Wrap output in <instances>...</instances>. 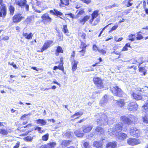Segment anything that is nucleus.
Here are the masks:
<instances>
[{"label":"nucleus","instance_id":"obj_33","mask_svg":"<svg viewBox=\"0 0 148 148\" xmlns=\"http://www.w3.org/2000/svg\"><path fill=\"white\" fill-rule=\"evenodd\" d=\"M92 128V126L90 125L85 126L83 128V131L84 132L86 133L90 131Z\"/></svg>","mask_w":148,"mask_h":148},{"label":"nucleus","instance_id":"obj_46","mask_svg":"<svg viewBox=\"0 0 148 148\" xmlns=\"http://www.w3.org/2000/svg\"><path fill=\"white\" fill-rule=\"evenodd\" d=\"M63 28L62 29V31L65 34H68L69 33V30L67 28V26L66 25H63Z\"/></svg>","mask_w":148,"mask_h":148},{"label":"nucleus","instance_id":"obj_30","mask_svg":"<svg viewBox=\"0 0 148 148\" xmlns=\"http://www.w3.org/2000/svg\"><path fill=\"white\" fill-rule=\"evenodd\" d=\"M72 140H63L61 142L60 145L62 147H65L69 145Z\"/></svg>","mask_w":148,"mask_h":148},{"label":"nucleus","instance_id":"obj_42","mask_svg":"<svg viewBox=\"0 0 148 148\" xmlns=\"http://www.w3.org/2000/svg\"><path fill=\"white\" fill-rule=\"evenodd\" d=\"M143 121L146 124H148V113L145 114L142 117Z\"/></svg>","mask_w":148,"mask_h":148},{"label":"nucleus","instance_id":"obj_40","mask_svg":"<svg viewBox=\"0 0 148 148\" xmlns=\"http://www.w3.org/2000/svg\"><path fill=\"white\" fill-rule=\"evenodd\" d=\"M137 36L136 39L137 40H140L143 39L144 37L141 34V31H140L136 33Z\"/></svg>","mask_w":148,"mask_h":148},{"label":"nucleus","instance_id":"obj_61","mask_svg":"<svg viewBox=\"0 0 148 148\" xmlns=\"http://www.w3.org/2000/svg\"><path fill=\"white\" fill-rule=\"evenodd\" d=\"M116 6V5L115 4H114L112 5H109L108 6H107L106 7V9H111L112 8H113L115 7Z\"/></svg>","mask_w":148,"mask_h":148},{"label":"nucleus","instance_id":"obj_43","mask_svg":"<svg viewBox=\"0 0 148 148\" xmlns=\"http://www.w3.org/2000/svg\"><path fill=\"white\" fill-rule=\"evenodd\" d=\"M74 133L75 135L78 137H82L83 136L84 134L79 130L75 131Z\"/></svg>","mask_w":148,"mask_h":148},{"label":"nucleus","instance_id":"obj_62","mask_svg":"<svg viewBox=\"0 0 148 148\" xmlns=\"http://www.w3.org/2000/svg\"><path fill=\"white\" fill-rule=\"evenodd\" d=\"M28 115V114H25L22 115L20 118L21 120H24L26 119V116Z\"/></svg>","mask_w":148,"mask_h":148},{"label":"nucleus","instance_id":"obj_16","mask_svg":"<svg viewBox=\"0 0 148 148\" xmlns=\"http://www.w3.org/2000/svg\"><path fill=\"white\" fill-rule=\"evenodd\" d=\"M83 113L82 112H75L74 114L71 116V121H74L75 120L78 119L83 114Z\"/></svg>","mask_w":148,"mask_h":148},{"label":"nucleus","instance_id":"obj_12","mask_svg":"<svg viewBox=\"0 0 148 148\" xmlns=\"http://www.w3.org/2000/svg\"><path fill=\"white\" fill-rule=\"evenodd\" d=\"M60 63L59 62H58V63H59L58 66H54L53 69L54 70H56L57 69H59V70L61 71L62 72H64V69L63 66V57H61L60 58Z\"/></svg>","mask_w":148,"mask_h":148},{"label":"nucleus","instance_id":"obj_37","mask_svg":"<svg viewBox=\"0 0 148 148\" xmlns=\"http://www.w3.org/2000/svg\"><path fill=\"white\" fill-rule=\"evenodd\" d=\"M34 130H37L38 133L41 134H42L45 132V131L42 128L38 126L35 127L34 128Z\"/></svg>","mask_w":148,"mask_h":148},{"label":"nucleus","instance_id":"obj_55","mask_svg":"<svg viewBox=\"0 0 148 148\" xmlns=\"http://www.w3.org/2000/svg\"><path fill=\"white\" fill-rule=\"evenodd\" d=\"M86 51V49H82V50L79 51V52L80 53V56H84Z\"/></svg>","mask_w":148,"mask_h":148},{"label":"nucleus","instance_id":"obj_51","mask_svg":"<svg viewBox=\"0 0 148 148\" xmlns=\"http://www.w3.org/2000/svg\"><path fill=\"white\" fill-rule=\"evenodd\" d=\"M118 25H116L113 26L110 29V30L109 31L108 33H111L112 31L115 30L118 27Z\"/></svg>","mask_w":148,"mask_h":148},{"label":"nucleus","instance_id":"obj_64","mask_svg":"<svg viewBox=\"0 0 148 148\" xmlns=\"http://www.w3.org/2000/svg\"><path fill=\"white\" fill-rule=\"evenodd\" d=\"M20 142L18 141L16 144L14 146L13 148H18L20 145Z\"/></svg>","mask_w":148,"mask_h":148},{"label":"nucleus","instance_id":"obj_25","mask_svg":"<svg viewBox=\"0 0 148 148\" xmlns=\"http://www.w3.org/2000/svg\"><path fill=\"white\" fill-rule=\"evenodd\" d=\"M49 12L53 15L57 16H62L63 15L62 12L56 9H53V10H50Z\"/></svg>","mask_w":148,"mask_h":148},{"label":"nucleus","instance_id":"obj_59","mask_svg":"<svg viewBox=\"0 0 148 148\" xmlns=\"http://www.w3.org/2000/svg\"><path fill=\"white\" fill-rule=\"evenodd\" d=\"M98 51L103 55L105 54L106 53V51L103 49H99Z\"/></svg>","mask_w":148,"mask_h":148},{"label":"nucleus","instance_id":"obj_44","mask_svg":"<svg viewBox=\"0 0 148 148\" xmlns=\"http://www.w3.org/2000/svg\"><path fill=\"white\" fill-rule=\"evenodd\" d=\"M34 136H28L24 138V140L26 142H31Z\"/></svg>","mask_w":148,"mask_h":148},{"label":"nucleus","instance_id":"obj_60","mask_svg":"<svg viewBox=\"0 0 148 148\" xmlns=\"http://www.w3.org/2000/svg\"><path fill=\"white\" fill-rule=\"evenodd\" d=\"M83 2L88 4L91 2L90 0H80Z\"/></svg>","mask_w":148,"mask_h":148},{"label":"nucleus","instance_id":"obj_63","mask_svg":"<svg viewBox=\"0 0 148 148\" xmlns=\"http://www.w3.org/2000/svg\"><path fill=\"white\" fill-rule=\"evenodd\" d=\"M65 15H69L70 16V17L72 18H74V15L73 14L71 13H70L68 14H66Z\"/></svg>","mask_w":148,"mask_h":148},{"label":"nucleus","instance_id":"obj_28","mask_svg":"<svg viewBox=\"0 0 148 148\" xmlns=\"http://www.w3.org/2000/svg\"><path fill=\"white\" fill-rule=\"evenodd\" d=\"M23 36L27 40L31 39L33 36V34L32 32L28 34L27 32H23Z\"/></svg>","mask_w":148,"mask_h":148},{"label":"nucleus","instance_id":"obj_53","mask_svg":"<svg viewBox=\"0 0 148 148\" xmlns=\"http://www.w3.org/2000/svg\"><path fill=\"white\" fill-rule=\"evenodd\" d=\"M92 49L93 50L95 51V52L97 51H98V50H99V49L98 47V46L95 44L93 45Z\"/></svg>","mask_w":148,"mask_h":148},{"label":"nucleus","instance_id":"obj_3","mask_svg":"<svg viewBox=\"0 0 148 148\" xmlns=\"http://www.w3.org/2000/svg\"><path fill=\"white\" fill-rule=\"evenodd\" d=\"M75 55V51H73L70 56V60H72V61L71 62V70L73 72L75 71L77 68V65L79 63V62L77 61L74 59Z\"/></svg>","mask_w":148,"mask_h":148},{"label":"nucleus","instance_id":"obj_39","mask_svg":"<svg viewBox=\"0 0 148 148\" xmlns=\"http://www.w3.org/2000/svg\"><path fill=\"white\" fill-rule=\"evenodd\" d=\"M143 111L144 112L148 111V99L146 102L142 106Z\"/></svg>","mask_w":148,"mask_h":148},{"label":"nucleus","instance_id":"obj_26","mask_svg":"<svg viewBox=\"0 0 148 148\" xmlns=\"http://www.w3.org/2000/svg\"><path fill=\"white\" fill-rule=\"evenodd\" d=\"M93 145L96 148H103V143L100 140L95 141L93 143Z\"/></svg>","mask_w":148,"mask_h":148},{"label":"nucleus","instance_id":"obj_15","mask_svg":"<svg viewBox=\"0 0 148 148\" xmlns=\"http://www.w3.org/2000/svg\"><path fill=\"white\" fill-rule=\"evenodd\" d=\"M123 125L121 123H118L115 125L114 131L115 132L118 133L121 132L123 129Z\"/></svg>","mask_w":148,"mask_h":148},{"label":"nucleus","instance_id":"obj_50","mask_svg":"<svg viewBox=\"0 0 148 148\" xmlns=\"http://www.w3.org/2000/svg\"><path fill=\"white\" fill-rule=\"evenodd\" d=\"M124 1L127 2V3L126 5V6L127 7H129L133 5V3L131 1L129 0H125Z\"/></svg>","mask_w":148,"mask_h":148},{"label":"nucleus","instance_id":"obj_1","mask_svg":"<svg viewBox=\"0 0 148 148\" xmlns=\"http://www.w3.org/2000/svg\"><path fill=\"white\" fill-rule=\"evenodd\" d=\"M120 120L124 123L128 125L134 124L136 121V118L131 115L129 117L125 116H122L120 117Z\"/></svg>","mask_w":148,"mask_h":148},{"label":"nucleus","instance_id":"obj_21","mask_svg":"<svg viewBox=\"0 0 148 148\" xmlns=\"http://www.w3.org/2000/svg\"><path fill=\"white\" fill-rule=\"evenodd\" d=\"M33 125L31 123H29L27 124L26 125L23 127L24 128L27 127L28 128L29 130L26 132L25 133L22 134L21 136H26L27 135L29 132L32 131L34 130L33 128H30V127L33 126Z\"/></svg>","mask_w":148,"mask_h":148},{"label":"nucleus","instance_id":"obj_57","mask_svg":"<svg viewBox=\"0 0 148 148\" xmlns=\"http://www.w3.org/2000/svg\"><path fill=\"white\" fill-rule=\"evenodd\" d=\"M8 64L12 66L14 69H16L17 68L16 65L14 64V62H12V63H10V62H9Z\"/></svg>","mask_w":148,"mask_h":148},{"label":"nucleus","instance_id":"obj_45","mask_svg":"<svg viewBox=\"0 0 148 148\" xmlns=\"http://www.w3.org/2000/svg\"><path fill=\"white\" fill-rule=\"evenodd\" d=\"M49 134L48 133L42 136V140L43 141H47L49 138Z\"/></svg>","mask_w":148,"mask_h":148},{"label":"nucleus","instance_id":"obj_35","mask_svg":"<svg viewBox=\"0 0 148 148\" xmlns=\"http://www.w3.org/2000/svg\"><path fill=\"white\" fill-rule=\"evenodd\" d=\"M60 6H63L64 5H69V0H60Z\"/></svg>","mask_w":148,"mask_h":148},{"label":"nucleus","instance_id":"obj_31","mask_svg":"<svg viewBox=\"0 0 148 148\" xmlns=\"http://www.w3.org/2000/svg\"><path fill=\"white\" fill-rule=\"evenodd\" d=\"M64 51L61 47L58 46L57 47V48L55 51V55L56 56H58L60 53H63Z\"/></svg>","mask_w":148,"mask_h":148},{"label":"nucleus","instance_id":"obj_32","mask_svg":"<svg viewBox=\"0 0 148 148\" xmlns=\"http://www.w3.org/2000/svg\"><path fill=\"white\" fill-rule=\"evenodd\" d=\"M8 9L9 11L10 15H13L15 12V8L12 5L10 4L8 7Z\"/></svg>","mask_w":148,"mask_h":148},{"label":"nucleus","instance_id":"obj_22","mask_svg":"<svg viewBox=\"0 0 148 148\" xmlns=\"http://www.w3.org/2000/svg\"><path fill=\"white\" fill-rule=\"evenodd\" d=\"M56 145V144L54 142L47 143L46 144L42 145L40 148H53Z\"/></svg>","mask_w":148,"mask_h":148},{"label":"nucleus","instance_id":"obj_56","mask_svg":"<svg viewBox=\"0 0 148 148\" xmlns=\"http://www.w3.org/2000/svg\"><path fill=\"white\" fill-rule=\"evenodd\" d=\"M89 143L88 141H85L83 144V145L85 148H87L89 146Z\"/></svg>","mask_w":148,"mask_h":148},{"label":"nucleus","instance_id":"obj_11","mask_svg":"<svg viewBox=\"0 0 148 148\" xmlns=\"http://www.w3.org/2000/svg\"><path fill=\"white\" fill-rule=\"evenodd\" d=\"M127 143L131 146H134L140 144L141 141L139 139L134 138H129L127 140Z\"/></svg>","mask_w":148,"mask_h":148},{"label":"nucleus","instance_id":"obj_23","mask_svg":"<svg viewBox=\"0 0 148 148\" xmlns=\"http://www.w3.org/2000/svg\"><path fill=\"white\" fill-rule=\"evenodd\" d=\"M117 143L116 141H113L108 143L106 145V148H116Z\"/></svg>","mask_w":148,"mask_h":148},{"label":"nucleus","instance_id":"obj_29","mask_svg":"<svg viewBox=\"0 0 148 148\" xmlns=\"http://www.w3.org/2000/svg\"><path fill=\"white\" fill-rule=\"evenodd\" d=\"M36 1V3L37 6H43L42 8H43L42 9V11L44 10L45 8H44V6L45 5V0H35Z\"/></svg>","mask_w":148,"mask_h":148},{"label":"nucleus","instance_id":"obj_49","mask_svg":"<svg viewBox=\"0 0 148 148\" xmlns=\"http://www.w3.org/2000/svg\"><path fill=\"white\" fill-rule=\"evenodd\" d=\"M120 137H121V139L124 140L127 137V136L125 134L122 133L120 134Z\"/></svg>","mask_w":148,"mask_h":148},{"label":"nucleus","instance_id":"obj_17","mask_svg":"<svg viewBox=\"0 0 148 148\" xmlns=\"http://www.w3.org/2000/svg\"><path fill=\"white\" fill-rule=\"evenodd\" d=\"M130 133L131 136L137 138L140 135V132L136 128L131 129Z\"/></svg>","mask_w":148,"mask_h":148},{"label":"nucleus","instance_id":"obj_48","mask_svg":"<svg viewBox=\"0 0 148 148\" xmlns=\"http://www.w3.org/2000/svg\"><path fill=\"white\" fill-rule=\"evenodd\" d=\"M78 35L80 36L84 40L86 39V34L84 32H82L79 33Z\"/></svg>","mask_w":148,"mask_h":148},{"label":"nucleus","instance_id":"obj_18","mask_svg":"<svg viewBox=\"0 0 148 148\" xmlns=\"http://www.w3.org/2000/svg\"><path fill=\"white\" fill-rule=\"evenodd\" d=\"M9 37L6 35V34L3 30H0V41L3 40L5 41L8 40Z\"/></svg>","mask_w":148,"mask_h":148},{"label":"nucleus","instance_id":"obj_54","mask_svg":"<svg viewBox=\"0 0 148 148\" xmlns=\"http://www.w3.org/2000/svg\"><path fill=\"white\" fill-rule=\"evenodd\" d=\"M135 36L134 34H131L129 36V38L128 39V40H130L132 41H133L134 40V38L133 37Z\"/></svg>","mask_w":148,"mask_h":148},{"label":"nucleus","instance_id":"obj_41","mask_svg":"<svg viewBox=\"0 0 148 148\" xmlns=\"http://www.w3.org/2000/svg\"><path fill=\"white\" fill-rule=\"evenodd\" d=\"M103 129L99 126H97L95 130V132H96L102 133L103 132Z\"/></svg>","mask_w":148,"mask_h":148},{"label":"nucleus","instance_id":"obj_4","mask_svg":"<svg viewBox=\"0 0 148 148\" xmlns=\"http://www.w3.org/2000/svg\"><path fill=\"white\" fill-rule=\"evenodd\" d=\"M24 18V16L22 14L19 13H17L13 16L12 18V20L13 23L17 24Z\"/></svg>","mask_w":148,"mask_h":148},{"label":"nucleus","instance_id":"obj_52","mask_svg":"<svg viewBox=\"0 0 148 148\" xmlns=\"http://www.w3.org/2000/svg\"><path fill=\"white\" fill-rule=\"evenodd\" d=\"M32 8L34 10V11L37 13H41L42 12V11L40 10H37L36 8V6L34 4L32 6Z\"/></svg>","mask_w":148,"mask_h":148},{"label":"nucleus","instance_id":"obj_5","mask_svg":"<svg viewBox=\"0 0 148 148\" xmlns=\"http://www.w3.org/2000/svg\"><path fill=\"white\" fill-rule=\"evenodd\" d=\"M27 0H15V4L19 7H25L26 10L28 11L29 5L27 4Z\"/></svg>","mask_w":148,"mask_h":148},{"label":"nucleus","instance_id":"obj_9","mask_svg":"<svg viewBox=\"0 0 148 148\" xmlns=\"http://www.w3.org/2000/svg\"><path fill=\"white\" fill-rule=\"evenodd\" d=\"M41 21L45 24L48 23H50L52 21V18L47 13H45L42 15L41 16Z\"/></svg>","mask_w":148,"mask_h":148},{"label":"nucleus","instance_id":"obj_38","mask_svg":"<svg viewBox=\"0 0 148 148\" xmlns=\"http://www.w3.org/2000/svg\"><path fill=\"white\" fill-rule=\"evenodd\" d=\"M130 45L131 44L130 43H126L123 48L121 51H126L128 50V48L129 47L131 48Z\"/></svg>","mask_w":148,"mask_h":148},{"label":"nucleus","instance_id":"obj_34","mask_svg":"<svg viewBox=\"0 0 148 148\" xmlns=\"http://www.w3.org/2000/svg\"><path fill=\"white\" fill-rule=\"evenodd\" d=\"M8 133L7 129L4 128H0V135L2 136H7Z\"/></svg>","mask_w":148,"mask_h":148},{"label":"nucleus","instance_id":"obj_24","mask_svg":"<svg viewBox=\"0 0 148 148\" xmlns=\"http://www.w3.org/2000/svg\"><path fill=\"white\" fill-rule=\"evenodd\" d=\"M125 102L124 101L123 99H121L118 100L116 101V104L118 108H122L125 105Z\"/></svg>","mask_w":148,"mask_h":148},{"label":"nucleus","instance_id":"obj_2","mask_svg":"<svg viewBox=\"0 0 148 148\" xmlns=\"http://www.w3.org/2000/svg\"><path fill=\"white\" fill-rule=\"evenodd\" d=\"M110 90L113 95L116 97H122L123 92L116 85L110 87Z\"/></svg>","mask_w":148,"mask_h":148},{"label":"nucleus","instance_id":"obj_20","mask_svg":"<svg viewBox=\"0 0 148 148\" xmlns=\"http://www.w3.org/2000/svg\"><path fill=\"white\" fill-rule=\"evenodd\" d=\"M90 18V16L86 15L81 18L79 21L78 23L79 24L84 25L88 21Z\"/></svg>","mask_w":148,"mask_h":148},{"label":"nucleus","instance_id":"obj_10","mask_svg":"<svg viewBox=\"0 0 148 148\" xmlns=\"http://www.w3.org/2000/svg\"><path fill=\"white\" fill-rule=\"evenodd\" d=\"M138 106L136 102H130L128 104L127 109L129 111L133 112L137 110Z\"/></svg>","mask_w":148,"mask_h":148},{"label":"nucleus","instance_id":"obj_6","mask_svg":"<svg viewBox=\"0 0 148 148\" xmlns=\"http://www.w3.org/2000/svg\"><path fill=\"white\" fill-rule=\"evenodd\" d=\"M93 81L96 87L99 89L104 87V85L102 79L99 77H94Z\"/></svg>","mask_w":148,"mask_h":148},{"label":"nucleus","instance_id":"obj_8","mask_svg":"<svg viewBox=\"0 0 148 148\" xmlns=\"http://www.w3.org/2000/svg\"><path fill=\"white\" fill-rule=\"evenodd\" d=\"M53 43V41L52 40H48L46 41L44 43L40 50L38 51V52L42 53L46 50L52 45Z\"/></svg>","mask_w":148,"mask_h":148},{"label":"nucleus","instance_id":"obj_7","mask_svg":"<svg viewBox=\"0 0 148 148\" xmlns=\"http://www.w3.org/2000/svg\"><path fill=\"white\" fill-rule=\"evenodd\" d=\"M141 92V90H138L133 92L131 94V96L133 99L136 101L141 100L143 98Z\"/></svg>","mask_w":148,"mask_h":148},{"label":"nucleus","instance_id":"obj_14","mask_svg":"<svg viewBox=\"0 0 148 148\" xmlns=\"http://www.w3.org/2000/svg\"><path fill=\"white\" fill-rule=\"evenodd\" d=\"M99 11L98 10H96L93 11L91 14V18L89 21L90 24H92L95 18H97L99 15Z\"/></svg>","mask_w":148,"mask_h":148},{"label":"nucleus","instance_id":"obj_58","mask_svg":"<svg viewBox=\"0 0 148 148\" xmlns=\"http://www.w3.org/2000/svg\"><path fill=\"white\" fill-rule=\"evenodd\" d=\"M85 12L84 11V9H82L79 10V11L78 12L77 14V15H82Z\"/></svg>","mask_w":148,"mask_h":148},{"label":"nucleus","instance_id":"obj_36","mask_svg":"<svg viewBox=\"0 0 148 148\" xmlns=\"http://www.w3.org/2000/svg\"><path fill=\"white\" fill-rule=\"evenodd\" d=\"M36 123L37 124H41L42 125H45L47 122L43 119H38L36 120Z\"/></svg>","mask_w":148,"mask_h":148},{"label":"nucleus","instance_id":"obj_19","mask_svg":"<svg viewBox=\"0 0 148 148\" xmlns=\"http://www.w3.org/2000/svg\"><path fill=\"white\" fill-rule=\"evenodd\" d=\"M35 17L34 15L29 16L27 17L24 21V22L25 24L28 25L32 23L34 21Z\"/></svg>","mask_w":148,"mask_h":148},{"label":"nucleus","instance_id":"obj_13","mask_svg":"<svg viewBox=\"0 0 148 148\" xmlns=\"http://www.w3.org/2000/svg\"><path fill=\"white\" fill-rule=\"evenodd\" d=\"M121 53L114 51L112 52L110 56V58L112 61H114L121 58Z\"/></svg>","mask_w":148,"mask_h":148},{"label":"nucleus","instance_id":"obj_27","mask_svg":"<svg viewBox=\"0 0 148 148\" xmlns=\"http://www.w3.org/2000/svg\"><path fill=\"white\" fill-rule=\"evenodd\" d=\"M142 63H140L138 65V71L140 73H142V75H145L147 73V70L145 68L146 66L140 67V65Z\"/></svg>","mask_w":148,"mask_h":148},{"label":"nucleus","instance_id":"obj_47","mask_svg":"<svg viewBox=\"0 0 148 148\" xmlns=\"http://www.w3.org/2000/svg\"><path fill=\"white\" fill-rule=\"evenodd\" d=\"M80 41L81 42L80 45L81 47H80V48L82 49H86V47H87V45L83 41L81 40H80Z\"/></svg>","mask_w":148,"mask_h":148}]
</instances>
